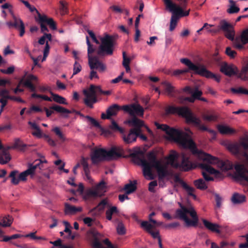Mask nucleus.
Listing matches in <instances>:
<instances>
[{
    "instance_id": "f8f14e48",
    "label": "nucleus",
    "mask_w": 248,
    "mask_h": 248,
    "mask_svg": "<svg viewBox=\"0 0 248 248\" xmlns=\"http://www.w3.org/2000/svg\"><path fill=\"white\" fill-rule=\"evenodd\" d=\"M242 146L245 150H248V137L243 138L240 143L237 142L229 143L227 148L232 153L235 155L241 154L240 147Z\"/></svg>"
},
{
    "instance_id": "5701e85b",
    "label": "nucleus",
    "mask_w": 248,
    "mask_h": 248,
    "mask_svg": "<svg viewBox=\"0 0 248 248\" xmlns=\"http://www.w3.org/2000/svg\"><path fill=\"white\" fill-rule=\"evenodd\" d=\"M137 130L136 129H131L127 135L124 133L122 134L124 142L125 143L130 144L135 141L137 138Z\"/></svg>"
},
{
    "instance_id": "39448f33",
    "label": "nucleus",
    "mask_w": 248,
    "mask_h": 248,
    "mask_svg": "<svg viewBox=\"0 0 248 248\" xmlns=\"http://www.w3.org/2000/svg\"><path fill=\"white\" fill-rule=\"evenodd\" d=\"M180 62L181 63L187 66V68L182 69L183 74L187 73L190 72L191 71H193L196 74L206 78H213L217 82H219L220 81V77L208 70L204 65L195 64L190 60L187 58L181 59Z\"/></svg>"
},
{
    "instance_id": "8fccbe9b",
    "label": "nucleus",
    "mask_w": 248,
    "mask_h": 248,
    "mask_svg": "<svg viewBox=\"0 0 248 248\" xmlns=\"http://www.w3.org/2000/svg\"><path fill=\"white\" fill-rule=\"evenodd\" d=\"M87 195L91 197H98L102 196V194L99 193V192L96 189H90L87 191Z\"/></svg>"
},
{
    "instance_id": "338daca9",
    "label": "nucleus",
    "mask_w": 248,
    "mask_h": 248,
    "mask_svg": "<svg viewBox=\"0 0 248 248\" xmlns=\"http://www.w3.org/2000/svg\"><path fill=\"white\" fill-rule=\"evenodd\" d=\"M180 223L178 222H175L173 223H171L170 224H164L163 225V228L165 229H172L175 228L178 226H179Z\"/></svg>"
},
{
    "instance_id": "c85d7f7f",
    "label": "nucleus",
    "mask_w": 248,
    "mask_h": 248,
    "mask_svg": "<svg viewBox=\"0 0 248 248\" xmlns=\"http://www.w3.org/2000/svg\"><path fill=\"white\" fill-rule=\"evenodd\" d=\"M127 123L131 126L134 127L133 129L137 130H141V128L144 126L143 121L139 119L137 117H132L131 119L127 121Z\"/></svg>"
},
{
    "instance_id": "412c9836",
    "label": "nucleus",
    "mask_w": 248,
    "mask_h": 248,
    "mask_svg": "<svg viewBox=\"0 0 248 248\" xmlns=\"http://www.w3.org/2000/svg\"><path fill=\"white\" fill-rule=\"evenodd\" d=\"M140 226L145 230L148 233H149L154 239L161 238L158 231L154 232L152 231L154 226L149 223L147 221H143L140 223Z\"/></svg>"
},
{
    "instance_id": "4d7b16f0",
    "label": "nucleus",
    "mask_w": 248,
    "mask_h": 248,
    "mask_svg": "<svg viewBox=\"0 0 248 248\" xmlns=\"http://www.w3.org/2000/svg\"><path fill=\"white\" fill-rule=\"evenodd\" d=\"M49 243L53 244L54 246L57 247V248H65L66 246L62 244V240L60 239L55 241H50Z\"/></svg>"
},
{
    "instance_id": "37998d69",
    "label": "nucleus",
    "mask_w": 248,
    "mask_h": 248,
    "mask_svg": "<svg viewBox=\"0 0 248 248\" xmlns=\"http://www.w3.org/2000/svg\"><path fill=\"white\" fill-rule=\"evenodd\" d=\"M86 43L88 46V58L89 59V57H93L91 56V54L95 51V48L90 42L89 37L88 36H86Z\"/></svg>"
},
{
    "instance_id": "ea45409f",
    "label": "nucleus",
    "mask_w": 248,
    "mask_h": 248,
    "mask_svg": "<svg viewBox=\"0 0 248 248\" xmlns=\"http://www.w3.org/2000/svg\"><path fill=\"white\" fill-rule=\"evenodd\" d=\"M118 213V210L116 206L110 207L106 212V218L108 220H112V216L114 214H117Z\"/></svg>"
},
{
    "instance_id": "69168bd1",
    "label": "nucleus",
    "mask_w": 248,
    "mask_h": 248,
    "mask_svg": "<svg viewBox=\"0 0 248 248\" xmlns=\"http://www.w3.org/2000/svg\"><path fill=\"white\" fill-rule=\"evenodd\" d=\"M123 65L125 66L126 65H129V63L131 62V59L127 57L125 52H123Z\"/></svg>"
},
{
    "instance_id": "bb28decb",
    "label": "nucleus",
    "mask_w": 248,
    "mask_h": 248,
    "mask_svg": "<svg viewBox=\"0 0 248 248\" xmlns=\"http://www.w3.org/2000/svg\"><path fill=\"white\" fill-rule=\"evenodd\" d=\"M202 221L205 227L208 230L217 233H220V231L219 229L220 228V226L219 225L212 223L203 218L202 219Z\"/></svg>"
},
{
    "instance_id": "f704fd0d",
    "label": "nucleus",
    "mask_w": 248,
    "mask_h": 248,
    "mask_svg": "<svg viewBox=\"0 0 248 248\" xmlns=\"http://www.w3.org/2000/svg\"><path fill=\"white\" fill-rule=\"evenodd\" d=\"M49 93L52 96L53 101H55V102L60 104H67V103L66 101V99L64 97L58 94L53 93L51 91H49Z\"/></svg>"
},
{
    "instance_id": "79ce46f5",
    "label": "nucleus",
    "mask_w": 248,
    "mask_h": 248,
    "mask_svg": "<svg viewBox=\"0 0 248 248\" xmlns=\"http://www.w3.org/2000/svg\"><path fill=\"white\" fill-rule=\"evenodd\" d=\"M178 19V16H177L176 15L174 14V13H173V14L171 17L170 25V31H173L175 29L177 25V20Z\"/></svg>"
},
{
    "instance_id": "a878e982",
    "label": "nucleus",
    "mask_w": 248,
    "mask_h": 248,
    "mask_svg": "<svg viewBox=\"0 0 248 248\" xmlns=\"http://www.w3.org/2000/svg\"><path fill=\"white\" fill-rule=\"evenodd\" d=\"M37 80L38 78L36 76L30 74L28 76L27 79L24 82V86L29 88L31 92H34L36 91V88L31 81H37Z\"/></svg>"
},
{
    "instance_id": "4c0bfd02",
    "label": "nucleus",
    "mask_w": 248,
    "mask_h": 248,
    "mask_svg": "<svg viewBox=\"0 0 248 248\" xmlns=\"http://www.w3.org/2000/svg\"><path fill=\"white\" fill-rule=\"evenodd\" d=\"M109 128L112 132L118 131L121 134H123L124 132V129L119 126L117 123L113 120L111 121V124L109 125Z\"/></svg>"
},
{
    "instance_id": "473e14b6",
    "label": "nucleus",
    "mask_w": 248,
    "mask_h": 248,
    "mask_svg": "<svg viewBox=\"0 0 248 248\" xmlns=\"http://www.w3.org/2000/svg\"><path fill=\"white\" fill-rule=\"evenodd\" d=\"M13 221V218L10 215H7L2 217L0 222V226L3 227H10Z\"/></svg>"
},
{
    "instance_id": "f257e3e1",
    "label": "nucleus",
    "mask_w": 248,
    "mask_h": 248,
    "mask_svg": "<svg viewBox=\"0 0 248 248\" xmlns=\"http://www.w3.org/2000/svg\"><path fill=\"white\" fill-rule=\"evenodd\" d=\"M155 125L158 129L165 132L169 140L177 142L184 148L190 149L193 154H200L203 162L200 163L199 166L205 171L204 172L211 174L219 173L218 170L210 165L217 164L218 162V158L208 154L200 152L189 134L174 128L170 127L167 124H159L155 123Z\"/></svg>"
},
{
    "instance_id": "864d4df0",
    "label": "nucleus",
    "mask_w": 248,
    "mask_h": 248,
    "mask_svg": "<svg viewBox=\"0 0 248 248\" xmlns=\"http://www.w3.org/2000/svg\"><path fill=\"white\" fill-rule=\"evenodd\" d=\"M225 54L230 58H234L236 56L237 53L235 51L232 49L231 47H227L226 48Z\"/></svg>"
},
{
    "instance_id": "0eeeda50",
    "label": "nucleus",
    "mask_w": 248,
    "mask_h": 248,
    "mask_svg": "<svg viewBox=\"0 0 248 248\" xmlns=\"http://www.w3.org/2000/svg\"><path fill=\"white\" fill-rule=\"evenodd\" d=\"M121 156V154L117 152L115 148L108 151L103 148H96L91 155V159L94 164L104 161H109L117 159Z\"/></svg>"
},
{
    "instance_id": "7ed1b4c3",
    "label": "nucleus",
    "mask_w": 248,
    "mask_h": 248,
    "mask_svg": "<svg viewBox=\"0 0 248 248\" xmlns=\"http://www.w3.org/2000/svg\"><path fill=\"white\" fill-rule=\"evenodd\" d=\"M179 205L180 208L176 210L174 218L184 220L187 227H197L199 218L194 207L191 205L185 206L180 202Z\"/></svg>"
},
{
    "instance_id": "6e6d98bb",
    "label": "nucleus",
    "mask_w": 248,
    "mask_h": 248,
    "mask_svg": "<svg viewBox=\"0 0 248 248\" xmlns=\"http://www.w3.org/2000/svg\"><path fill=\"white\" fill-rule=\"evenodd\" d=\"M81 66L80 64L78 63L77 62H75L74 64V68H73V75L72 76V78L74 75H77L79 72H80L81 70Z\"/></svg>"
},
{
    "instance_id": "c756f323",
    "label": "nucleus",
    "mask_w": 248,
    "mask_h": 248,
    "mask_svg": "<svg viewBox=\"0 0 248 248\" xmlns=\"http://www.w3.org/2000/svg\"><path fill=\"white\" fill-rule=\"evenodd\" d=\"M50 109L54 110L57 112L61 113L62 114H70L73 112H76V114L80 115L81 113L79 111H77L75 110H73V111H71L67 108H65L61 106L55 105L50 107Z\"/></svg>"
},
{
    "instance_id": "c03bdc74",
    "label": "nucleus",
    "mask_w": 248,
    "mask_h": 248,
    "mask_svg": "<svg viewBox=\"0 0 248 248\" xmlns=\"http://www.w3.org/2000/svg\"><path fill=\"white\" fill-rule=\"evenodd\" d=\"M117 232L119 235H124L126 233V229L124 223L120 221L118 222L116 227Z\"/></svg>"
},
{
    "instance_id": "dca6fc26",
    "label": "nucleus",
    "mask_w": 248,
    "mask_h": 248,
    "mask_svg": "<svg viewBox=\"0 0 248 248\" xmlns=\"http://www.w3.org/2000/svg\"><path fill=\"white\" fill-rule=\"evenodd\" d=\"M248 43V28L244 30L240 35L235 37L234 47L241 50L244 48V46Z\"/></svg>"
},
{
    "instance_id": "13d9d810",
    "label": "nucleus",
    "mask_w": 248,
    "mask_h": 248,
    "mask_svg": "<svg viewBox=\"0 0 248 248\" xmlns=\"http://www.w3.org/2000/svg\"><path fill=\"white\" fill-rule=\"evenodd\" d=\"M85 118H86L95 127L98 128H99V127H101V125L94 118L88 115L86 116Z\"/></svg>"
},
{
    "instance_id": "b1692460",
    "label": "nucleus",
    "mask_w": 248,
    "mask_h": 248,
    "mask_svg": "<svg viewBox=\"0 0 248 248\" xmlns=\"http://www.w3.org/2000/svg\"><path fill=\"white\" fill-rule=\"evenodd\" d=\"M108 204V200L107 198H105L100 202L97 206L91 209L89 211V213L93 216H97L99 214V213H97L96 211L98 210V212L103 211Z\"/></svg>"
},
{
    "instance_id": "e433bc0d",
    "label": "nucleus",
    "mask_w": 248,
    "mask_h": 248,
    "mask_svg": "<svg viewBox=\"0 0 248 248\" xmlns=\"http://www.w3.org/2000/svg\"><path fill=\"white\" fill-rule=\"evenodd\" d=\"M238 77L243 80H248V63L242 67Z\"/></svg>"
},
{
    "instance_id": "cd10ccee",
    "label": "nucleus",
    "mask_w": 248,
    "mask_h": 248,
    "mask_svg": "<svg viewBox=\"0 0 248 248\" xmlns=\"http://www.w3.org/2000/svg\"><path fill=\"white\" fill-rule=\"evenodd\" d=\"M161 84L163 86L166 92L169 96L174 97L175 94L179 93V92L176 90L175 88L170 82L165 81L162 82Z\"/></svg>"
},
{
    "instance_id": "2f4dec72",
    "label": "nucleus",
    "mask_w": 248,
    "mask_h": 248,
    "mask_svg": "<svg viewBox=\"0 0 248 248\" xmlns=\"http://www.w3.org/2000/svg\"><path fill=\"white\" fill-rule=\"evenodd\" d=\"M230 4L227 10V12L230 14L237 13L240 11V8L236 6V2L233 0H229Z\"/></svg>"
},
{
    "instance_id": "052dcab7",
    "label": "nucleus",
    "mask_w": 248,
    "mask_h": 248,
    "mask_svg": "<svg viewBox=\"0 0 248 248\" xmlns=\"http://www.w3.org/2000/svg\"><path fill=\"white\" fill-rule=\"evenodd\" d=\"M191 94H192V96L196 99L199 100L202 94V92L201 91L199 90L198 88H196Z\"/></svg>"
},
{
    "instance_id": "603ef678",
    "label": "nucleus",
    "mask_w": 248,
    "mask_h": 248,
    "mask_svg": "<svg viewBox=\"0 0 248 248\" xmlns=\"http://www.w3.org/2000/svg\"><path fill=\"white\" fill-rule=\"evenodd\" d=\"M203 118L205 121L212 122L217 121V117L215 114H205L203 115Z\"/></svg>"
},
{
    "instance_id": "a19ab883",
    "label": "nucleus",
    "mask_w": 248,
    "mask_h": 248,
    "mask_svg": "<svg viewBox=\"0 0 248 248\" xmlns=\"http://www.w3.org/2000/svg\"><path fill=\"white\" fill-rule=\"evenodd\" d=\"M27 144L23 143L19 139H16L15 140L13 148L18 149L20 151H24L27 147Z\"/></svg>"
},
{
    "instance_id": "ddd939ff",
    "label": "nucleus",
    "mask_w": 248,
    "mask_h": 248,
    "mask_svg": "<svg viewBox=\"0 0 248 248\" xmlns=\"http://www.w3.org/2000/svg\"><path fill=\"white\" fill-rule=\"evenodd\" d=\"M165 5L170 11L174 13L179 18L188 16L189 14L190 9L184 12L181 7L173 3L171 0H165Z\"/></svg>"
},
{
    "instance_id": "72a5a7b5",
    "label": "nucleus",
    "mask_w": 248,
    "mask_h": 248,
    "mask_svg": "<svg viewBox=\"0 0 248 248\" xmlns=\"http://www.w3.org/2000/svg\"><path fill=\"white\" fill-rule=\"evenodd\" d=\"M245 201L246 196L238 193H234L232 198V201L234 204L242 203L245 202Z\"/></svg>"
},
{
    "instance_id": "9b49d317",
    "label": "nucleus",
    "mask_w": 248,
    "mask_h": 248,
    "mask_svg": "<svg viewBox=\"0 0 248 248\" xmlns=\"http://www.w3.org/2000/svg\"><path fill=\"white\" fill-rule=\"evenodd\" d=\"M122 109L128 113L132 117L142 116L144 114L143 108L139 104L135 103L122 106Z\"/></svg>"
},
{
    "instance_id": "0e129e2a",
    "label": "nucleus",
    "mask_w": 248,
    "mask_h": 248,
    "mask_svg": "<svg viewBox=\"0 0 248 248\" xmlns=\"http://www.w3.org/2000/svg\"><path fill=\"white\" fill-rule=\"evenodd\" d=\"M15 69V68L14 66H11L9 67L7 69H0V71L3 74L10 75L14 73Z\"/></svg>"
},
{
    "instance_id": "680f3d73",
    "label": "nucleus",
    "mask_w": 248,
    "mask_h": 248,
    "mask_svg": "<svg viewBox=\"0 0 248 248\" xmlns=\"http://www.w3.org/2000/svg\"><path fill=\"white\" fill-rule=\"evenodd\" d=\"M99 129L100 130L102 134L105 136L111 135L113 132L109 127L108 128H104L101 125V127H99Z\"/></svg>"
},
{
    "instance_id": "3c124183",
    "label": "nucleus",
    "mask_w": 248,
    "mask_h": 248,
    "mask_svg": "<svg viewBox=\"0 0 248 248\" xmlns=\"http://www.w3.org/2000/svg\"><path fill=\"white\" fill-rule=\"evenodd\" d=\"M231 91L233 93H242L248 95V90L243 88V87H239L238 89L232 88Z\"/></svg>"
},
{
    "instance_id": "9d476101",
    "label": "nucleus",
    "mask_w": 248,
    "mask_h": 248,
    "mask_svg": "<svg viewBox=\"0 0 248 248\" xmlns=\"http://www.w3.org/2000/svg\"><path fill=\"white\" fill-rule=\"evenodd\" d=\"M117 37V35L105 34L100 39L101 44L97 50V54L101 57L106 55H112L114 46L116 45Z\"/></svg>"
},
{
    "instance_id": "a211bd4d",
    "label": "nucleus",
    "mask_w": 248,
    "mask_h": 248,
    "mask_svg": "<svg viewBox=\"0 0 248 248\" xmlns=\"http://www.w3.org/2000/svg\"><path fill=\"white\" fill-rule=\"evenodd\" d=\"M36 13L38 15V17H36L35 19L39 24H46L52 30L56 29V23L52 18H48L46 15H42L38 11H37Z\"/></svg>"
},
{
    "instance_id": "774afa93",
    "label": "nucleus",
    "mask_w": 248,
    "mask_h": 248,
    "mask_svg": "<svg viewBox=\"0 0 248 248\" xmlns=\"http://www.w3.org/2000/svg\"><path fill=\"white\" fill-rule=\"evenodd\" d=\"M21 2H22L29 9L30 11L31 12H33L34 11H36V12L37 13V11H38L37 10V9H36V8L35 7H33V6H31V5L29 3V2H28L27 1H25V0H21Z\"/></svg>"
},
{
    "instance_id": "6e6552de",
    "label": "nucleus",
    "mask_w": 248,
    "mask_h": 248,
    "mask_svg": "<svg viewBox=\"0 0 248 248\" xmlns=\"http://www.w3.org/2000/svg\"><path fill=\"white\" fill-rule=\"evenodd\" d=\"M42 162L41 160H37L35 161L34 164H29L28 169L19 174V171L17 170L12 171L9 175V177L11 179V183L17 185L20 181H26L28 175H31L32 177L35 174V170L37 168L41 169L40 165Z\"/></svg>"
},
{
    "instance_id": "49530a36",
    "label": "nucleus",
    "mask_w": 248,
    "mask_h": 248,
    "mask_svg": "<svg viewBox=\"0 0 248 248\" xmlns=\"http://www.w3.org/2000/svg\"><path fill=\"white\" fill-rule=\"evenodd\" d=\"M36 231L33 232H31L29 234H27L25 235H24V237H30L33 240H46V238L45 237L42 236H37L35 235V234L36 233Z\"/></svg>"
},
{
    "instance_id": "2eb2a0df",
    "label": "nucleus",
    "mask_w": 248,
    "mask_h": 248,
    "mask_svg": "<svg viewBox=\"0 0 248 248\" xmlns=\"http://www.w3.org/2000/svg\"><path fill=\"white\" fill-rule=\"evenodd\" d=\"M221 28L222 31L224 32L225 36L229 40L232 41L233 45L234 46L235 32L233 26L224 20V22H222V24H221Z\"/></svg>"
},
{
    "instance_id": "a18cd8bd",
    "label": "nucleus",
    "mask_w": 248,
    "mask_h": 248,
    "mask_svg": "<svg viewBox=\"0 0 248 248\" xmlns=\"http://www.w3.org/2000/svg\"><path fill=\"white\" fill-rule=\"evenodd\" d=\"M52 131L55 133L56 135L60 140L62 141H64L65 140V138L59 127H55L52 129Z\"/></svg>"
},
{
    "instance_id": "393cba45",
    "label": "nucleus",
    "mask_w": 248,
    "mask_h": 248,
    "mask_svg": "<svg viewBox=\"0 0 248 248\" xmlns=\"http://www.w3.org/2000/svg\"><path fill=\"white\" fill-rule=\"evenodd\" d=\"M82 211V208L81 207H76L68 202L64 203V213L65 215H74Z\"/></svg>"
},
{
    "instance_id": "09e8293b",
    "label": "nucleus",
    "mask_w": 248,
    "mask_h": 248,
    "mask_svg": "<svg viewBox=\"0 0 248 248\" xmlns=\"http://www.w3.org/2000/svg\"><path fill=\"white\" fill-rule=\"evenodd\" d=\"M81 164L83 167L85 174H87L88 175V173L90 172V170L88 162L85 158L83 157H82L81 160Z\"/></svg>"
},
{
    "instance_id": "6ab92c4d",
    "label": "nucleus",
    "mask_w": 248,
    "mask_h": 248,
    "mask_svg": "<svg viewBox=\"0 0 248 248\" xmlns=\"http://www.w3.org/2000/svg\"><path fill=\"white\" fill-rule=\"evenodd\" d=\"M174 181L175 183H179L182 187L186 191L188 196H192L194 199H196V195L193 193L195 191V189L188 186L186 182H185L178 175H175L174 176Z\"/></svg>"
},
{
    "instance_id": "c9c22d12",
    "label": "nucleus",
    "mask_w": 248,
    "mask_h": 248,
    "mask_svg": "<svg viewBox=\"0 0 248 248\" xmlns=\"http://www.w3.org/2000/svg\"><path fill=\"white\" fill-rule=\"evenodd\" d=\"M137 182L134 181V184L131 182L130 183L126 184L124 187V190L125 191L126 194H130L134 192L137 189Z\"/></svg>"
},
{
    "instance_id": "1a4fd4ad",
    "label": "nucleus",
    "mask_w": 248,
    "mask_h": 248,
    "mask_svg": "<svg viewBox=\"0 0 248 248\" xmlns=\"http://www.w3.org/2000/svg\"><path fill=\"white\" fill-rule=\"evenodd\" d=\"M83 92L85 96L84 102L87 107L91 108H93V104L97 102V94L107 95L111 94L110 91H103L100 86H95L93 84H91L88 90H84Z\"/></svg>"
},
{
    "instance_id": "e2e57ef3",
    "label": "nucleus",
    "mask_w": 248,
    "mask_h": 248,
    "mask_svg": "<svg viewBox=\"0 0 248 248\" xmlns=\"http://www.w3.org/2000/svg\"><path fill=\"white\" fill-rule=\"evenodd\" d=\"M95 188L99 192H105V189L106 188V183L104 181H102L96 186Z\"/></svg>"
},
{
    "instance_id": "5fc2aeb1",
    "label": "nucleus",
    "mask_w": 248,
    "mask_h": 248,
    "mask_svg": "<svg viewBox=\"0 0 248 248\" xmlns=\"http://www.w3.org/2000/svg\"><path fill=\"white\" fill-rule=\"evenodd\" d=\"M0 98L9 99L10 98L9 91L6 89L0 90Z\"/></svg>"
},
{
    "instance_id": "aec40b11",
    "label": "nucleus",
    "mask_w": 248,
    "mask_h": 248,
    "mask_svg": "<svg viewBox=\"0 0 248 248\" xmlns=\"http://www.w3.org/2000/svg\"><path fill=\"white\" fill-rule=\"evenodd\" d=\"M121 109H122V107L117 104H113L108 108L106 110V114L102 113L101 118L102 119H109L111 116L116 115Z\"/></svg>"
},
{
    "instance_id": "4468645a",
    "label": "nucleus",
    "mask_w": 248,
    "mask_h": 248,
    "mask_svg": "<svg viewBox=\"0 0 248 248\" xmlns=\"http://www.w3.org/2000/svg\"><path fill=\"white\" fill-rule=\"evenodd\" d=\"M9 29L15 28L19 31V36L22 37L25 33V25L20 18L13 15V21H8L6 23Z\"/></svg>"
},
{
    "instance_id": "f03ea898",
    "label": "nucleus",
    "mask_w": 248,
    "mask_h": 248,
    "mask_svg": "<svg viewBox=\"0 0 248 248\" xmlns=\"http://www.w3.org/2000/svg\"><path fill=\"white\" fill-rule=\"evenodd\" d=\"M140 155H143V152L140 150L135 151L130 155L132 161L136 164L140 165L143 167V173L144 176L151 177L152 176V168H155L157 172L159 179H163L167 176L172 175V172L169 170L166 165H163L161 161L158 160L156 155L154 151L149 152L147 155V161Z\"/></svg>"
},
{
    "instance_id": "de8ad7c7",
    "label": "nucleus",
    "mask_w": 248,
    "mask_h": 248,
    "mask_svg": "<svg viewBox=\"0 0 248 248\" xmlns=\"http://www.w3.org/2000/svg\"><path fill=\"white\" fill-rule=\"evenodd\" d=\"M236 164H235L234 166L233 165V164L230 162V161L227 160L226 161H224L222 164V167L223 169H224L225 170H229L233 169V168L235 167V166Z\"/></svg>"
},
{
    "instance_id": "4be33fe9",
    "label": "nucleus",
    "mask_w": 248,
    "mask_h": 248,
    "mask_svg": "<svg viewBox=\"0 0 248 248\" xmlns=\"http://www.w3.org/2000/svg\"><path fill=\"white\" fill-rule=\"evenodd\" d=\"M220 71L228 77L236 75V72L235 71L233 65H229L226 62H223L221 64Z\"/></svg>"
},
{
    "instance_id": "423d86ee",
    "label": "nucleus",
    "mask_w": 248,
    "mask_h": 248,
    "mask_svg": "<svg viewBox=\"0 0 248 248\" xmlns=\"http://www.w3.org/2000/svg\"><path fill=\"white\" fill-rule=\"evenodd\" d=\"M167 112L170 114H177L185 118L187 123H191L197 126L199 129L202 131H207L208 128L205 125L201 124V120L194 116L188 108L186 107L170 106L167 109Z\"/></svg>"
},
{
    "instance_id": "7c9ffc66",
    "label": "nucleus",
    "mask_w": 248,
    "mask_h": 248,
    "mask_svg": "<svg viewBox=\"0 0 248 248\" xmlns=\"http://www.w3.org/2000/svg\"><path fill=\"white\" fill-rule=\"evenodd\" d=\"M217 127L218 131L221 134L231 135L236 132V131L234 129L227 125L219 124L217 125Z\"/></svg>"
},
{
    "instance_id": "20e7f679",
    "label": "nucleus",
    "mask_w": 248,
    "mask_h": 248,
    "mask_svg": "<svg viewBox=\"0 0 248 248\" xmlns=\"http://www.w3.org/2000/svg\"><path fill=\"white\" fill-rule=\"evenodd\" d=\"M169 164L175 169H179L182 171H188L195 167L189 157L184 154L180 155L174 150H171L166 157Z\"/></svg>"
},
{
    "instance_id": "bf43d9fd",
    "label": "nucleus",
    "mask_w": 248,
    "mask_h": 248,
    "mask_svg": "<svg viewBox=\"0 0 248 248\" xmlns=\"http://www.w3.org/2000/svg\"><path fill=\"white\" fill-rule=\"evenodd\" d=\"M224 19L220 20L219 25L216 28L212 29L211 30H208V32L216 34L219 32L220 31H222L221 26V24H222V22H224Z\"/></svg>"
},
{
    "instance_id": "58836bf2",
    "label": "nucleus",
    "mask_w": 248,
    "mask_h": 248,
    "mask_svg": "<svg viewBox=\"0 0 248 248\" xmlns=\"http://www.w3.org/2000/svg\"><path fill=\"white\" fill-rule=\"evenodd\" d=\"M194 184L198 189L205 190L207 188V186L205 181L202 179H199L194 181Z\"/></svg>"
},
{
    "instance_id": "f3484780",
    "label": "nucleus",
    "mask_w": 248,
    "mask_h": 248,
    "mask_svg": "<svg viewBox=\"0 0 248 248\" xmlns=\"http://www.w3.org/2000/svg\"><path fill=\"white\" fill-rule=\"evenodd\" d=\"M88 63L91 69L97 70L100 72H103L106 69V66L101 62L97 56H93L88 59Z\"/></svg>"
}]
</instances>
